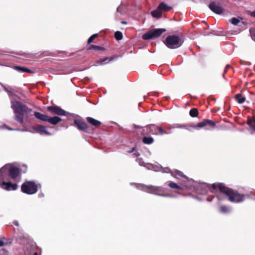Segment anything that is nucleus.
I'll list each match as a JSON object with an SVG mask.
<instances>
[{"label":"nucleus","instance_id":"f257e3e1","mask_svg":"<svg viewBox=\"0 0 255 255\" xmlns=\"http://www.w3.org/2000/svg\"><path fill=\"white\" fill-rule=\"evenodd\" d=\"M164 172H171L172 176L178 179L183 180V182H185V183L183 184L184 187L189 189L193 188L196 190V192L199 194H206L210 189V186L206 183H198L191 179H189L180 171L176 170L171 171L168 168L166 169V170H165Z\"/></svg>","mask_w":255,"mask_h":255},{"label":"nucleus","instance_id":"f03ea898","mask_svg":"<svg viewBox=\"0 0 255 255\" xmlns=\"http://www.w3.org/2000/svg\"><path fill=\"white\" fill-rule=\"evenodd\" d=\"M10 107L14 114L15 120L19 124H23L24 118L31 115L32 110L23 103L14 100L10 101Z\"/></svg>","mask_w":255,"mask_h":255},{"label":"nucleus","instance_id":"7ed1b4c3","mask_svg":"<svg viewBox=\"0 0 255 255\" xmlns=\"http://www.w3.org/2000/svg\"><path fill=\"white\" fill-rule=\"evenodd\" d=\"M213 190L219 188L220 192L227 195L229 200L232 202L239 203L244 200L248 195H242L233 190L226 188L222 183H214L212 185Z\"/></svg>","mask_w":255,"mask_h":255},{"label":"nucleus","instance_id":"20e7f679","mask_svg":"<svg viewBox=\"0 0 255 255\" xmlns=\"http://www.w3.org/2000/svg\"><path fill=\"white\" fill-rule=\"evenodd\" d=\"M6 165L0 169V187L7 191H14L17 189L16 183H12L10 181Z\"/></svg>","mask_w":255,"mask_h":255},{"label":"nucleus","instance_id":"39448f33","mask_svg":"<svg viewBox=\"0 0 255 255\" xmlns=\"http://www.w3.org/2000/svg\"><path fill=\"white\" fill-rule=\"evenodd\" d=\"M138 188L147 193L155 194L159 196L171 197V196L165 194V189L161 186H155L152 185H139Z\"/></svg>","mask_w":255,"mask_h":255},{"label":"nucleus","instance_id":"423d86ee","mask_svg":"<svg viewBox=\"0 0 255 255\" xmlns=\"http://www.w3.org/2000/svg\"><path fill=\"white\" fill-rule=\"evenodd\" d=\"M8 173L9 177V179L12 180L16 182H18L21 178V170L11 164H6Z\"/></svg>","mask_w":255,"mask_h":255},{"label":"nucleus","instance_id":"0eeeda50","mask_svg":"<svg viewBox=\"0 0 255 255\" xmlns=\"http://www.w3.org/2000/svg\"><path fill=\"white\" fill-rule=\"evenodd\" d=\"M165 44L169 48L175 49L182 44L180 38L176 35H172L167 36L164 42Z\"/></svg>","mask_w":255,"mask_h":255},{"label":"nucleus","instance_id":"6e6552de","mask_svg":"<svg viewBox=\"0 0 255 255\" xmlns=\"http://www.w3.org/2000/svg\"><path fill=\"white\" fill-rule=\"evenodd\" d=\"M165 31L166 29L164 28L152 29L143 34L142 38L144 40H149L157 38L160 36Z\"/></svg>","mask_w":255,"mask_h":255},{"label":"nucleus","instance_id":"1a4fd4ad","mask_svg":"<svg viewBox=\"0 0 255 255\" xmlns=\"http://www.w3.org/2000/svg\"><path fill=\"white\" fill-rule=\"evenodd\" d=\"M21 191L27 194H33L37 191V186L34 182L26 181L21 186Z\"/></svg>","mask_w":255,"mask_h":255},{"label":"nucleus","instance_id":"9d476101","mask_svg":"<svg viewBox=\"0 0 255 255\" xmlns=\"http://www.w3.org/2000/svg\"><path fill=\"white\" fill-rule=\"evenodd\" d=\"M207 126H210L211 127H214L216 126V124L212 120H205L199 123L197 125L191 126V127L195 129H198L205 127Z\"/></svg>","mask_w":255,"mask_h":255},{"label":"nucleus","instance_id":"9b49d317","mask_svg":"<svg viewBox=\"0 0 255 255\" xmlns=\"http://www.w3.org/2000/svg\"><path fill=\"white\" fill-rule=\"evenodd\" d=\"M150 130L149 132H151L152 134L157 135L159 133L161 134H169L170 132H166L164 130L160 127H158L155 125H150Z\"/></svg>","mask_w":255,"mask_h":255},{"label":"nucleus","instance_id":"f8f14e48","mask_svg":"<svg viewBox=\"0 0 255 255\" xmlns=\"http://www.w3.org/2000/svg\"><path fill=\"white\" fill-rule=\"evenodd\" d=\"M47 110L59 116H66L68 114L65 111L57 106L48 107Z\"/></svg>","mask_w":255,"mask_h":255},{"label":"nucleus","instance_id":"ddd939ff","mask_svg":"<svg viewBox=\"0 0 255 255\" xmlns=\"http://www.w3.org/2000/svg\"><path fill=\"white\" fill-rule=\"evenodd\" d=\"M210 9L214 12L220 14L224 11V9L220 6L216 4L215 2H212L209 5Z\"/></svg>","mask_w":255,"mask_h":255},{"label":"nucleus","instance_id":"4468645a","mask_svg":"<svg viewBox=\"0 0 255 255\" xmlns=\"http://www.w3.org/2000/svg\"><path fill=\"white\" fill-rule=\"evenodd\" d=\"M74 123L80 130L86 131L88 127L85 123L78 119L74 120Z\"/></svg>","mask_w":255,"mask_h":255},{"label":"nucleus","instance_id":"2eb2a0df","mask_svg":"<svg viewBox=\"0 0 255 255\" xmlns=\"http://www.w3.org/2000/svg\"><path fill=\"white\" fill-rule=\"evenodd\" d=\"M33 129L36 130L37 132H39L41 134H45L46 135H50V132H49L47 128L45 127L38 126L33 128Z\"/></svg>","mask_w":255,"mask_h":255},{"label":"nucleus","instance_id":"dca6fc26","mask_svg":"<svg viewBox=\"0 0 255 255\" xmlns=\"http://www.w3.org/2000/svg\"><path fill=\"white\" fill-rule=\"evenodd\" d=\"M136 161L138 162L139 165L141 166H144L148 169H153V166L152 164L148 163H144L142 158H138L136 159Z\"/></svg>","mask_w":255,"mask_h":255},{"label":"nucleus","instance_id":"f3484780","mask_svg":"<svg viewBox=\"0 0 255 255\" xmlns=\"http://www.w3.org/2000/svg\"><path fill=\"white\" fill-rule=\"evenodd\" d=\"M61 119L58 117H48L47 121L50 124L55 125L61 121Z\"/></svg>","mask_w":255,"mask_h":255},{"label":"nucleus","instance_id":"a211bd4d","mask_svg":"<svg viewBox=\"0 0 255 255\" xmlns=\"http://www.w3.org/2000/svg\"><path fill=\"white\" fill-rule=\"evenodd\" d=\"M86 120L89 123L94 126L97 127L101 125V123L100 121L91 117H87Z\"/></svg>","mask_w":255,"mask_h":255},{"label":"nucleus","instance_id":"6ab92c4d","mask_svg":"<svg viewBox=\"0 0 255 255\" xmlns=\"http://www.w3.org/2000/svg\"><path fill=\"white\" fill-rule=\"evenodd\" d=\"M34 116L37 119L40 120L42 121H44V122L47 121L48 116H47L45 115L42 114L38 112H35L34 113Z\"/></svg>","mask_w":255,"mask_h":255},{"label":"nucleus","instance_id":"aec40b11","mask_svg":"<svg viewBox=\"0 0 255 255\" xmlns=\"http://www.w3.org/2000/svg\"><path fill=\"white\" fill-rule=\"evenodd\" d=\"M158 7L160 9L161 12L162 11H169L172 8L171 6L167 5L164 2L160 3Z\"/></svg>","mask_w":255,"mask_h":255},{"label":"nucleus","instance_id":"412c9836","mask_svg":"<svg viewBox=\"0 0 255 255\" xmlns=\"http://www.w3.org/2000/svg\"><path fill=\"white\" fill-rule=\"evenodd\" d=\"M13 69L20 72L32 73L31 70L24 67L14 66Z\"/></svg>","mask_w":255,"mask_h":255},{"label":"nucleus","instance_id":"4be33fe9","mask_svg":"<svg viewBox=\"0 0 255 255\" xmlns=\"http://www.w3.org/2000/svg\"><path fill=\"white\" fill-rule=\"evenodd\" d=\"M162 12L160 10V9L157 7V8L152 11H151V15L153 17L156 18H159L162 15Z\"/></svg>","mask_w":255,"mask_h":255},{"label":"nucleus","instance_id":"5701e85b","mask_svg":"<svg viewBox=\"0 0 255 255\" xmlns=\"http://www.w3.org/2000/svg\"><path fill=\"white\" fill-rule=\"evenodd\" d=\"M153 141H154L153 138L151 136H150V137L144 136L142 139L143 142L144 143L147 144H151L152 143H153Z\"/></svg>","mask_w":255,"mask_h":255},{"label":"nucleus","instance_id":"b1692460","mask_svg":"<svg viewBox=\"0 0 255 255\" xmlns=\"http://www.w3.org/2000/svg\"><path fill=\"white\" fill-rule=\"evenodd\" d=\"M247 123L250 128L255 131V119H249Z\"/></svg>","mask_w":255,"mask_h":255},{"label":"nucleus","instance_id":"393cba45","mask_svg":"<svg viewBox=\"0 0 255 255\" xmlns=\"http://www.w3.org/2000/svg\"><path fill=\"white\" fill-rule=\"evenodd\" d=\"M168 185L171 188H175L177 189H182V187L178 185L177 184L174 183L173 182H169Z\"/></svg>","mask_w":255,"mask_h":255},{"label":"nucleus","instance_id":"a878e982","mask_svg":"<svg viewBox=\"0 0 255 255\" xmlns=\"http://www.w3.org/2000/svg\"><path fill=\"white\" fill-rule=\"evenodd\" d=\"M236 98L240 104H243L245 101V98L240 94H237L236 96Z\"/></svg>","mask_w":255,"mask_h":255},{"label":"nucleus","instance_id":"bb28decb","mask_svg":"<svg viewBox=\"0 0 255 255\" xmlns=\"http://www.w3.org/2000/svg\"><path fill=\"white\" fill-rule=\"evenodd\" d=\"M220 211L223 213H228L231 212L232 209L230 208H228L225 206H222L221 207Z\"/></svg>","mask_w":255,"mask_h":255},{"label":"nucleus","instance_id":"cd10ccee","mask_svg":"<svg viewBox=\"0 0 255 255\" xmlns=\"http://www.w3.org/2000/svg\"><path fill=\"white\" fill-rule=\"evenodd\" d=\"M173 128H186L188 130H191L188 127L184 125H180V124H176L172 125Z\"/></svg>","mask_w":255,"mask_h":255},{"label":"nucleus","instance_id":"c85d7f7f","mask_svg":"<svg viewBox=\"0 0 255 255\" xmlns=\"http://www.w3.org/2000/svg\"><path fill=\"white\" fill-rule=\"evenodd\" d=\"M189 114L192 117H196L198 115V111L197 109L193 108L190 111Z\"/></svg>","mask_w":255,"mask_h":255},{"label":"nucleus","instance_id":"c756f323","mask_svg":"<svg viewBox=\"0 0 255 255\" xmlns=\"http://www.w3.org/2000/svg\"><path fill=\"white\" fill-rule=\"evenodd\" d=\"M150 128H150V125L145 127L143 129L142 133L143 134H151V132H149L150 130Z\"/></svg>","mask_w":255,"mask_h":255},{"label":"nucleus","instance_id":"7c9ffc66","mask_svg":"<svg viewBox=\"0 0 255 255\" xmlns=\"http://www.w3.org/2000/svg\"><path fill=\"white\" fill-rule=\"evenodd\" d=\"M0 85H1V86L3 88L4 90L7 92L9 97H11L12 94V92L11 91H10L5 85H4L0 82Z\"/></svg>","mask_w":255,"mask_h":255},{"label":"nucleus","instance_id":"2f4dec72","mask_svg":"<svg viewBox=\"0 0 255 255\" xmlns=\"http://www.w3.org/2000/svg\"><path fill=\"white\" fill-rule=\"evenodd\" d=\"M115 37L118 40H121L123 38V34L120 31H116L115 33Z\"/></svg>","mask_w":255,"mask_h":255},{"label":"nucleus","instance_id":"473e14b6","mask_svg":"<svg viewBox=\"0 0 255 255\" xmlns=\"http://www.w3.org/2000/svg\"><path fill=\"white\" fill-rule=\"evenodd\" d=\"M229 21L233 24L236 25L240 22V20L237 18L233 17L230 19Z\"/></svg>","mask_w":255,"mask_h":255},{"label":"nucleus","instance_id":"72a5a7b5","mask_svg":"<svg viewBox=\"0 0 255 255\" xmlns=\"http://www.w3.org/2000/svg\"><path fill=\"white\" fill-rule=\"evenodd\" d=\"M89 49H90V50L94 49V50H101L103 49V48L100 46L96 45H90Z\"/></svg>","mask_w":255,"mask_h":255},{"label":"nucleus","instance_id":"f704fd0d","mask_svg":"<svg viewBox=\"0 0 255 255\" xmlns=\"http://www.w3.org/2000/svg\"><path fill=\"white\" fill-rule=\"evenodd\" d=\"M2 239H3V242L4 243V245H9L12 242V240L11 239H6V238L3 237Z\"/></svg>","mask_w":255,"mask_h":255},{"label":"nucleus","instance_id":"c9c22d12","mask_svg":"<svg viewBox=\"0 0 255 255\" xmlns=\"http://www.w3.org/2000/svg\"><path fill=\"white\" fill-rule=\"evenodd\" d=\"M98 34H94L92 35L88 40V43L90 44L93 40L98 36Z\"/></svg>","mask_w":255,"mask_h":255},{"label":"nucleus","instance_id":"e433bc0d","mask_svg":"<svg viewBox=\"0 0 255 255\" xmlns=\"http://www.w3.org/2000/svg\"><path fill=\"white\" fill-rule=\"evenodd\" d=\"M128 153H132V152H134L133 153V154L136 156H137L138 155H139V153L137 151H135V147H133L132 148L131 150H129L128 151Z\"/></svg>","mask_w":255,"mask_h":255},{"label":"nucleus","instance_id":"4c0bfd02","mask_svg":"<svg viewBox=\"0 0 255 255\" xmlns=\"http://www.w3.org/2000/svg\"><path fill=\"white\" fill-rule=\"evenodd\" d=\"M109 60V58H108V57L106 58H104V59H101L100 60L98 61L97 62V63L98 64H103V63L104 62H105L106 61Z\"/></svg>","mask_w":255,"mask_h":255},{"label":"nucleus","instance_id":"58836bf2","mask_svg":"<svg viewBox=\"0 0 255 255\" xmlns=\"http://www.w3.org/2000/svg\"><path fill=\"white\" fill-rule=\"evenodd\" d=\"M123 7H124V6H123V5L122 4H121V5H120L118 7V8H117V12H119V13H120L122 14V10H123Z\"/></svg>","mask_w":255,"mask_h":255},{"label":"nucleus","instance_id":"ea45409f","mask_svg":"<svg viewBox=\"0 0 255 255\" xmlns=\"http://www.w3.org/2000/svg\"><path fill=\"white\" fill-rule=\"evenodd\" d=\"M7 128L8 129L10 130H14V129H13V128H7L6 126L4 124H0V128Z\"/></svg>","mask_w":255,"mask_h":255},{"label":"nucleus","instance_id":"a19ab883","mask_svg":"<svg viewBox=\"0 0 255 255\" xmlns=\"http://www.w3.org/2000/svg\"><path fill=\"white\" fill-rule=\"evenodd\" d=\"M1 251L2 252V253L1 254H2L3 255H6L8 254V251L5 249H2L1 250Z\"/></svg>","mask_w":255,"mask_h":255},{"label":"nucleus","instance_id":"79ce46f5","mask_svg":"<svg viewBox=\"0 0 255 255\" xmlns=\"http://www.w3.org/2000/svg\"><path fill=\"white\" fill-rule=\"evenodd\" d=\"M4 246V243L3 242L2 238H1L0 239V247H2Z\"/></svg>","mask_w":255,"mask_h":255},{"label":"nucleus","instance_id":"37998d69","mask_svg":"<svg viewBox=\"0 0 255 255\" xmlns=\"http://www.w3.org/2000/svg\"><path fill=\"white\" fill-rule=\"evenodd\" d=\"M13 224L16 226H19L18 222L17 221H15L13 222Z\"/></svg>","mask_w":255,"mask_h":255},{"label":"nucleus","instance_id":"c03bdc74","mask_svg":"<svg viewBox=\"0 0 255 255\" xmlns=\"http://www.w3.org/2000/svg\"><path fill=\"white\" fill-rule=\"evenodd\" d=\"M252 16L255 17V10L253 11L251 14Z\"/></svg>","mask_w":255,"mask_h":255},{"label":"nucleus","instance_id":"a18cd8bd","mask_svg":"<svg viewBox=\"0 0 255 255\" xmlns=\"http://www.w3.org/2000/svg\"><path fill=\"white\" fill-rule=\"evenodd\" d=\"M230 67V66L229 65H227V66H226V69L224 70V73L223 74V75H224V74H225V73H226V72H227V68L228 67Z\"/></svg>","mask_w":255,"mask_h":255},{"label":"nucleus","instance_id":"49530a36","mask_svg":"<svg viewBox=\"0 0 255 255\" xmlns=\"http://www.w3.org/2000/svg\"><path fill=\"white\" fill-rule=\"evenodd\" d=\"M167 128L169 129L173 128V127H172V125L170 126L168 128Z\"/></svg>","mask_w":255,"mask_h":255},{"label":"nucleus","instance_id":"de8ad7c7","mask_svg":"<svg viewBox=\"0 0 255 255\" xmlns=\"http://www.w3.org/2000/svg\"><path fill=\"white\" fill-rule=\"evenodd\" d=\"M121 23H122V24H125L127 23V22H126V21H122L121 22Z\"/></svg>","mask_w":255,"mask_h":255},{"label":"nucleus","instance_id":"09e8293b","mask_svg":"<svg viewBox=\"0 0 255 255\" xmlns=\"http://www.w3.org/2000/svg\"><path fill=\"white\" fill-rule=\"evenodd\" d=\"M134 127H135V128H139V127L135 126V125Z\"/></svg>","mask_w":255,"mask_h":255},{"label":"nucleus","instance_id":"8fccbe9b","mask_svg":"<svg viewBox=\"0 0 255 255\" xmlns=\"http://www.w3.org/2000/svg\"><path fill=\"white\" fill-rule=\"evenodd\" d=\"M33 255H38V254L37 253H34Z\"/></svg>","mask_w":255,"mask_h":255},{"label":"nucleus","instance_id":"3c124183","mask_svg":"<svg viewBox=\"0 0 255 255\" xmlns=\"http://www.w3.org/2000/svg\"><path fill=\"white\" fill-rule=\"evenodd\" d=\"M18 130H20L19 129H17ZM22 131H24V130H21Z\"/></svg>","mask_w":255,"mask_h":255},{"label":"nucleus","instance_id":"603ef678","mask_svg":"<svg viewBox=\"0 0 255 255\" xmlns=\"http://www.w3.org/2000/svg\"><path fill=\"white\" fill-rule=\"evenodd\" d=\"M208 200L209 202H211V200H209V199H208Z\"/></svg>","mask_w":255,"mask_h":255}]
</instances>
